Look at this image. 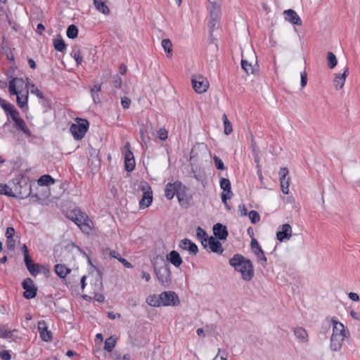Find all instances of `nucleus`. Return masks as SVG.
Wrapping results in <instances>:
<instances>
[{
  "instance_id": "62",
  "label": "nucleus",
  "mask_w": 360,
  "mask_h": 360,
  "mask_svg": "<svg viewBox=\"0 0 360 360\" xmlns=\"http://www.w3.org/2000/svg\"><path fill=\"white\" fill-rule=\"evenodd\" d=\"M250 245H251V249H252V252L255 251V250L261 248L259 245V243L255 238L252 239Z\"/></svg>"
},
{
  "instance_id": "29",
  "label": "nucleus",
  "mask_w": 360,
  "mask_h": 360,
  "mask_svg": "<svg viewBox=\"0 0 360 360\" xmlns=\"http://www.w3.org/2000/svg\"><path fill=\"white\" fill-rule=\"evenodd\" d=\"M54 270L56 274L62 278H64L71 271L70 269L60 264H56L54 267Z\"/></svg>"
},
{
  "instance_id": "50",
  "label": "nucleus",
  "mask_w": 360,
  "mask_h": 360,
  "mask_svg": "<svg viewBox=\"0 0 360 360\" xmlns=\"http://www.w3.org/2000/svg\"><path fill=\"white\" fill-rule=\"evenodd\" d=\"M213 160H214L215 167L218 169H221V170L224 169L225 167H224V162L219 157L214 156L213 158Z\"/></svg>"
},
{
  "instance_id": "49",
  "label": "nucleus",
  "mask_w": 360,
  "mask_h": 360,
  "mask_svg": "<svg viewBox=\"0 0 360 360\" xmlns=\"http://www.w3.org/2000/svg\"><path fill=\"white\" fill-rule=\"evenodd\" d=\"M219 18V17L214 18V17H211L210 15L208 26L210 27V32H212L214 30V29L216 28V25L217 24Z\"/></svg>"
},
{
  "instance_id": "10",
  "label": "nucleus",
  "mask_w": 360,
  "mask_h": 360,
  "mask_svg": "<svg viewBox=\"0 0 360 360\" xmlns=\"http://www.w3.org/2000/svg\"><path fill=\"white\" fill-rule=\"evenodd\" d=\"M191 83L193 89L198 94H202L205 92L209 87V82L207 79L200 75L193 77L191 79Z\"/></svg>"
},
{
  "instance_id": "35",
  "label": "nucleus",
  "mask_w": 360,
  "mask_h": 360,
  "mask_svg": "<svg viewBox=\"0 0 360 360\" xmlns=\"http://www.w3.org/2000/svg\"><path fill=\"white\" fill-rule=\"evenodd\" d=\"M196 236L199 240H201V243L205 247L207 245V233L200 226L197 228Z\"/></svg>"
},
{
  "instance_id": "26",
  "label": "nucleus",
  "mask_w": 360,
  "mask_h": 360,
  "mask_svg": "<svg viewBox=\"0 0 360 360\" xmlns=\"http://www.w3.org/2000/svg\"><path fill=\"white\" fill-rule=\"evenodd\" d=\"M294 335L300 342L306 343L309 340L308 333L302 327L295 328L294 329Z\"/></svg>"
},
{
  "instance_id": "12",
  "label": "nucleus",
  "mask_w": 360,
  "mask_h": 360,
  "mask_svg": "<svg viewBox=\"0 0 360 360\" xmlns=\"http://www.w3.org/2000/svg\"><path fill=\"white\" fill-rule=\"evenodd\" d=\"M178 190L176 197L179 204L186 207L189 206L192 200V196L188 193L187 188L180 182Z\"/></svg>"
},
{
  "instance_id": "43",
  "label": "nucleus",
  "mask_w": 360,
  "mask_h": 360,
  "mask_svg": "<svg viewBox=\"0 0 360 360\" xmlns=\"http://www.w3.org/2000/svg\"><path fill=\"white\" fill-rule=\"evenodd\" d=\"M66 33L68 37L75 39L77 36L78 29L75 25H71L68 27Z\"/></svg>"
},
{
  "instance_id": "63",
  "label": "nucleus",
  "mask_w": 360,
  "mask_h": 360,
  "mask_svg": "<svg viewBox=\"0 0 360 360\" xmlns=\"http://www.w3.org/2000/svg\"><path fill=\"white\" fill-rule=\"evenodd\" d=\"M238 212L241 216H245L248 210L244 205H240L238 206Z\"/></svg>"
},
{
  "instance_id": "9",
  "label": "nucleus",
  "mask_w": 360,
  "mask_h": 360,
  "mask_svg": "<svg viewBox=\"0 0 360 360\" xmlns=\"http://www.w3.org/2000/svg\"><path fill=\"white\" fill-rule=\"evenodd\" d=\"M157 278L162 285H168L171 281V271L167 265L160 267H154Z\"/></svg>"
},
{
  "instance_id": "18",
  "label": "nucleus",
  "mask_w": 360,
  "mask_h": 360,
  "mask_svg": "<svg viewBox=\"0 0 360 360\" xmlns=\"http://www.w3.org/2000/svg\"><path fill=\"white\" fill-rule=\"evenodd\" d=\"M179 184H180V181H176L173 184L168 183L166 185L165 190V195L168 200H172L174 195H177V192L179 189Z\"/></svg>"
},
{
  "instance_id": "4",
  "label": "nucleus",
  "mask_w": 360,
  "mask_h": 360,
  "mask_svg": "<svg viewBox=\"0 0 360 360\" xmlns=\"http://www.w3.org/2000/svg\"><path fill=\"white\" fill-rule=\"evenodd\" d=\"M32 186L28 179H23L18 181L14 186V193L17 198L25 199L31 195Z\"/></svg>"
},
{
  "instance_id": "30",
  "label": "nucleus",
  "mask_w": 360,
  "mask_h": 360,
  "mask_svg": "<svg viewBox=\"0 0 360 360\" xmlns=\"http://www.w3.org/2000/svg\"><path fill=\"white\" fill-rule=\"evenodd\" d=\"M219 185L224 193L226 192L227 193H231V195H233L231 192V182L228 179L221 177L219 181Z\"/></svg>"
},
{
  "instance_id": "19",
  "label": "nucleus",
  "mask_w": 360,
  "mask_h": 360,
  "mask_svg": "<svg viewBox=\"0 0 360 360\" xmlns=\"http://www.w3.org/2000/svg\"><path fill=\"white\" fill-rule=\"evenodd\" d=\"M330 322L333 325L332 335L346 337L345 326L341 322L338 321L335 317H333Z\"/></svg>"
},
{
  "instance_id": "5",
  "label": "nucleus",
  "mask_w": 360,
  "mask_h": 360,
  "mask_svg": "<svg viewBox=\"0 0 360 360\" xmlns=\"http://www.w3.org/2000/svg\"><path fill=\"white\" fill-rule=\"evenodd\" d=\"M161 306H177L179 304L178 295L173 291H165L160 294Z\"/></svg>"
},
{
  "instance_id": "3",
  "label": "nucleus",
  "mask_w": 360,
  "mask_h": 360,
  "mask_svg": "<svg viewBox=\"0 0 360 360\" xmlns=\"http://www.w3.org/2000/svg\"><path fill=\"white\" fill-rule=\"evenodd\" d=\"M89 122L86 120L76 118L75 123L70 127V131L75 140H82L89 129Z\"/></svg>"
},
{
  "instance_id": "37",
  "label": "nucleus",
  "mask_w": 360,
  "mask_h": 360,
  "mask_svg": "<svg viewBox=\"0 0 360 360\" xmlns=\"http://www.w3.org/2000/svg\"><path fill=\"white\" fill-rule=\"evenodd\" d=\"M101 85L98 84H95L91 88V97L95 103L100 101L98 93L101 91Z\"/></svg>"
},
{
  "instance_id": "22",
  "label": "nucleus",
  "mask_w": 360,
  "mask_h": 360,
  "mask_svg": "<svg viewBox=\"0 0 360 360\" xmlns=\"http://www.w3.org/2000/svg\"><path fill=\"white\" fill-rule=\"evenodd\" d=\"M210 6V15L211 17H220L221 14V0H208Z\"/></svg>"
},
{
  "instance_id": "61",
  "label": "nucleus",
  "mask_w": 360,
  "mask_h": 360,
  "mask_svg": "<svg viewBox=\"0 0 360 360\" xmlns=\"http://www.w3.org/2000/svg\"><path fill=\"white\" fill-rule=\"evenodd\" d=\"M0 358H1L4 360H10L11 358V356L8 351H3L2 352H0Z\"/></svg>"
},
{
  "instance_id": "28",
  "label": "nucleus",
  "mask_w": 360,
  "mask_h": 360,
  "mask_svg": "<svg viewBox=\"0 0 360 360\" xmlns=\"http://www.w3.org/2000/svg\"><path fill=\"white\" fill-rule=\"evenodd\" d=\"M107 0H94V4L96 8L101 13L108 15L110 10L106 5Z\"/></svg>"
},
{
  "instance_id": "64",
  "label": "nucleus",
  "mask_w": 360,
  "mask_h": 360,
  "mask_svg": "<svg viewBox=\"0 0 360 360\" xmlns=\"http://www.w3.org/2000/svg\"><path fill=\"white\" fill-rule=\"evenodd\" d=\"M348 297L350 300L354 302L359 301V296L355 292H349Z\"/></svg>"
},
{
  "instance_id": "58",
  "label": "nucleus",
  "mask_w": 360,
  "mask_h": 360,
  "mask_svg": "<svg viewBox=\"0 0 360 360\" xmlns=\"http://www.w3.org/2000/svg\"><path fill=\"white\" fill-rule=\"evenodd\" d=\"M82 212L81 210H75L72 212H71L69 216H68V218L70 219H71L72 221L75 222L76 220L78 219L79 217V214H77V212Z\"/></svg>"
},
{
  "instance_id": "60",
  "label": "nucleus",
  "mask_w": 360,
  "mask_h": 360,
  "mask_svg": "<svg viewBox=\"0 0 360 360\" xmlns=\"http://www.w3.org/2000/svg\"><path fill=\"white\" fill-rule=\"evenodd\" d=\"M15 229L13 227H8L6 231V238H14Z\"/></svg>"
},
{
  "instance_id": "51",
  "label": "nucleus",
  "mask_w": 360,
  "mask_h": 360,
  "mask_svg": "<svg viewBox=\"0 0 360 360\" xmlns=\"http://www.w3.org/2000/svg\"><path fill=\"white\" fill-rule=\"evenodd\" d=\"M146 129L141 128L140 129L141 139L144 144H147L150 141V137L146 135Z\"/></svg>"
},
{
  "instance_id": "11",
  "label": "nucleus",
  "mask_w": 360,
  "mask_h": 360,
  "mask_svg": "<svg viewBox=\"0 0 360 360\" xmlns=\"http://www.w3.org/2000/svg\"><path fill=\"white\" fill-rule=\"evenodd\" d=\"M122 153L124 155L125 169L128 172H131L135 167V160L134 155L130 150L129 142H126Z\"/></svg>"
},
{
  "instance_id": "52",
  "label": "nucleus",
  "mask_w": 360,
  "mask_h": 360,
  "mask_svg": "<svg viewBox=\"0 0 360 360\" xmlns=\"http://www.w3.org/2000/svg\"><path fill=\"white\" fill-rule=\"evenodd\" d=\"M158 138L160 140L165 141L168 137V132L165 128H160L158 132Z\"/></svg>"
},
{
  "instance_id": "16",
  "label": "nucleus",
  "mask_w": 360,
  "mask_h": 360,
  "mask_svg": "<svg viewBox=\"0 0 360 360\" xmlns=\"http://www.w3.org/2000/svg\"><path fill=\"white\" fill-rule=\"evenodd\" d=\"M292 236V227L289 224L282 225L281 230L276 233L277 240L280 242L288 240Z\"/></svg>"
},
{
  "instance_id": "20",
  "label": "nucleus",
  "mask_w": 360,
  "mask_h": 360,
  "mask_svg": "<svg viewBox=\"0 0 360 360\" xmlns=\"http://www.w3.org/2000/svg\"><path fill=\"white\" fill-rule=\"evenodd\" d=\"M213 232L214 236L220 240H225L228 236L226 227L220 223L214 225Z\"/></svg>"
},
{
  "instance_id": "7",
  "label": "nucleus",
  "mask_w": 360,
  "mask_h": 360,
  "mask_svg": "<svg viewBox=\"0 0 360 360\" xmlns=\"http://www.w3.org/2000/svg\"><path fill=\"white\" fill-rule=\"evenodd\" d=\"M143 196L139 201V208L145 209L148 207L153 202V191L148 184L142 186Z\"/></svg>"
},
{
  "instance_id": "8",
  "label": "nucleus",
  "mask_w": 360,
  "mask_h": 360,
  "mask_svg": "<svg viewBox=\"0 0 360 360\" xmlns=\"http://www.w3.org/2000/svg\"><path fill=\"white\" fill-rule=\"evenodd\" d=\"M15 124V127L18 130L22 131L27 136H31V131L28 129L25 122L20 116L18 110H13L12 115L10 116Z\"/></svg>"
},
{
  "instance_id": "53",
  "label": "nucleus",
  "mask_w": 360,
  "mask_h": 360,
  "mask_svg": "<svg viewBox=\"0 0 360 360\" xmlns=\"http://www.w3.org/2000/svg\"><path fill=\"white\" fill-rule=\"evenodd\" d=\"M31 94H35L39 98H44L43 93L34 84H32Z\"/></svg>"
},
{
  "instance_id": "14",
  "label": "nucleus",
  "mask_w": 360,
  "mask_h": 360,
  "mask_svg": "<svg viewBox=\"0 0 360 360\" xmlns=\"http://www.w3.org/2000/svg\"><path fill=\"white\" fill-rule=\"evenodd\" d=\"M288 169L286 167H282L279 171L281 188L284 194L289 193L290 178L288 177Z\"/></svg>"
},
{
  "instance_id": "27",
  "label": "nucleus",
  "mask_w": 360,
  "mask_h": 360,
  "mask_svg": "<svg viewBox=\"0 0 360 360\" xmlns=\"http://www.w3.org/2000/svg\"><path fill=\"white\" fill-rule=\"evenodd\" d=\"M208 243L212 252L221 254L224 251L221 243L214 237L211 236L208 239Z\"/></svg>"
},
{
  "instance_id": "57",
  "label": "nucleus",
  "mask_w": 360,
  "mask_h": 360,
  "mask_svg": "<svg viewBox=\"0 0 360 360\" xmlns=\"http://www.w3.org/2000/svg\"><path fill=\"white\" fill-rule=\"evenodd\" d=\"M113 84L115 88H120L122 86V79L117 75L113 77Z\"/></svg>"
},
{
  "instance_id": "15",
  "label": "nucleus",
  "mask_w": 360,
  "mask_h": 360,
  "mask_svg": "<svg viewBox=\"0 0 360 360\" xmlns=\"http://www.w3.org/2000/svg\"><path fill=\"white\" fill-rule=\"evenodd\" d=\"M179 247L184 250L188 251L191 255H196L198 252V248L196 244L188 238L180 240Z\"/></svg>"
},
{
  "instance_id": "23",
  "label": "nucleus",
  "mask_w": 360,
  "mask_h": 360,
  "mask_svg": "<svg viewBox=\"0 0 360 360\" xmlns=\"http://www.w3.org/2000/svg\"><path fill=\"white\" fill-rule=\"evenodd\" d=\"M167 259L175 267L180 266L183 262L179 253L176 250H172L169 254H167Z\"/></svg>"
},
{
  "instance_id": "59",
  "label": "nucleus",
  "mask_w": 360,
  "mask_h": 360,
  "mask_svg": "<svg viewBox=\"0 0 360 360\" xmlns=\"http://www.w3.org/2000/svg\"><path fill=\"white\" fill-rule=\"evenodd\" d=\"M300 77H301L300 84L302 87H304L307 85V77L306 72H302Z\"/></svg>"
},
{
  "instance_id": "45",
  "label": "nucleus",
  "mask_w": 360,
  "mask_h": 360,
  "mask_svg": "<svg viewBox=\"0 0 360 360\" xmlns=\"http://www.w3.org/2000/svg\"><path fill=\"white\" fill-rule=\"evenodd\" d=\"M248 217L251 222L254 224H257L260 220V216L257 211L252 210L248 213Z\"/></svg>"
},
{
  "instance_id": "33",
  "label": "nucleus",
  "mask_w": 360,
  "mask_h": 360,
  "mask_svg": "<svg viewBox=\"0 0 360 360\" xmlns=\"http://www.w3.org/2000/svg\"><path fill=\"white\" fill-rule=\"evenodd\" d=\"M40 186H49L53 184L54 179L49 174L42 175L37 181Z\"/></svg>"
},
{
  "instance_id": "24",
  "label": "nucleus",
  "mask_w": 360,
  "mask_h": 360,
  "mask_svg": "<svg viewBox=\"0 0 360 360\" xmlns=\"http://www.w3.org/2000/svg\"><path fill=\"white\" fill-rule=\"evenodd\" d=\"M346 337L332 335L330 338V348L333 351H339L342 348V342Z\"/></svg>"
},
{
  "instance_id": "39",
  "label": "nucleus",
  "mask_w": 360,
  "mask_h": 360,
  "mask_svg": "<svg viewBox=\"0 0 360 360\" xmlns=\"http://www.w3.org/2000/svg\"><path fill=\"white\" fill-rule=\"evenodd\" d=\"M327 61L329 68L333 69L337 65V58L335 54L330 51L327 53Z\"/></svg>"
},
{
  "instance_id": "42",
  "label": "nucleus",
  "mask_w": 360,
  "mask_h": 360,
  "mask_svg": "<svg viewBox=\"0 0 360 360\" xmlns=\"http://www.w3.org/2000/svg\"><path fill=\"white\" fill-rule=\"evenodd\" d=\"M0 105L2 107V108L4 110V111L6 112V113L8 115H12V112L13 110H17L13 105H12L11 104L8 103V102H6V101L4 100H1V102H0Z\"/></svg>"
},
{
  "instance_id": "31",
  "label": "nucleus",
  "mask_w": 360,
  "mask_h": 360,
  "mask_svg": "<svg viewBox=\"0 0 360 360\" xmlns=\"http://www.w3.org/2000/svg\"><path fill=\"white\" fill-rule=\"evenodd\" d=\"M0 195H5L8 197L17 198V195L15 194L14 190H13L6 184H0Z\"/></svg>"
},
{
  "instance_id": "6",
  "label": "nucleus",
  "mask_w": 360,
  "mask_h": 360,
  "mask_svg": "<svg viewBox=\"0 0 360 360\" xmlns=\"http://www.w3.org/2000/svg\"><path fill=\"white\" fill-rule=\"evenodd\" d=\"M77 214H79V217L75 223L79 227L82 232L89 233L93 229L92 221L82 212H77Z\"/></svg>"
},
{
  "instance_id": "13",
  "label": "nucleus",
  "mask_w": 360,
  "mask_h": 360,
  "mask_svg": "<svg viewBox=\"0 0 360 360\" xmlns=\"http://www.w3.org/2000/svg\"><path fill=\"white\" fill-rule=\"evenodd\" d=\"M22 285L23 289L25 290L23 295L26 299H32L36 296L37 288H35L31 278L25 279Z\"/></svg>"
},
{
  "instance_id": "44",
  "label": "nucleus",
  "mask_w": 360,
  "mask_h": 360,
  "mask_svg": "<svg viewBox=\"0 0 360 360\" xmlns=\"http://www.w3.org/2000/svg\"><path fill=\"white\" fill-rule=\"evenodd\" d=\"M53 45L56 50L58 51H63L65 49V44L62 39H56L53 40Z\"/></svg>"
},
{
  "instance_id": "41",
  "label": "nucleus",
  "mask_w": 360,
  "mask_h": 360,
  "mask_svg": "<svg viewBox=\"0 0 360 360\" xmlns=\"http://www.w3.org/2000/svg\"><path fill=\"white\" fill-rule=\"evenodd\" d=\"M253 252L257 256V259L259 260H260L261 264L263 266H265L267 259H266V257H265L264 253L263 250H262V248H257V249L255 250V251H253Z\"/></svg>"
},
{
  "instance_id": "2",
  "label": "nucleus",
  "mask_w": 360,
  "mask_h": 360,
  "mask_svg": "<svg viewBox=\"0 0 360 360\" xmlns=\"http://www.w3.org/2000/svg\"><path fill=\"white\" fill-rule=\"evenodd\" d=\"M229 264L241 274V278L245 281H250L254 276V266L250 259L243 255L236 254L229 259Z\"/></svg>"
},
{
  "instance_id": "47",
  "label": "nucleus",
  "mask_w": 360,
  "mask_h": 360,
  "mask_svg": "<svg viewBox=\"0 0 360 360\" xmlns=\"http://www.w3.org/2000/svg\"><path fill=\"white\" fill-rule=\"evenodd\" d=\"M71 56L75 60L77 65H79L82 63V57L81 56V52L79 49H74L71 53Z\"/></svg>"
},
{
  "instance_id": "54",
  "label": "nucleus",
  "mask_w": 360,
  "mask_h": 360,
  "mask_svg": "<svg viewBox=\"0 0 360 360\" xmlns=\"http://www.w3.org/2000/svg\"><path fill=\"white\" fill-rule=\"evenodd\" d=\"M15 245L14 238H6V246L10 250H13Z\"/></svg>"
},
{
  "instance_id": "32",
  "label": "nucleus",
  "mask_w": 360,
  "mask_h": 360,
  "mask_svg": "<svg viewBox=\"0 0 360 360\" xmlns=\"http://www.w3.org/2000/svg\"><path fill=\"white\" fill-rule=\"evenodd\" d=\"M160 295H150L146 298V302L151 307H161Z\"/></svg>"
},
{
  "instance_id": "34",
  "label": "nucleus",
  "mask_w": 360,
  "mask_h": 360,
  "mask_svg": "<svg viewBox=\"0 0 360 360\" xmlns=\"http://www.w3.org/2000/svg\"><path fill=\"white\" fill-rule=\"evenodd\" d=\"M110 255L117 259H118L125 267L131 268L132 265L127 259L122 258L120 255L115 250H111Z\"/></svg>"
},
{
  "instance_id": "56",
  "label": "nucleus",
  "mask_w": 360,
  "mask_h": 360,
  "mask_svg": "<svg viewBox=\"0 0 360 360\" xmlns=\"http://www.w3.org/2000/svg\"><path fill=\"white\" fill-rule=\"evenodd\" d=\"M121 104L124 109H127L130 106L131 100L127 97H123L121 100Z\"/></svg>"
},
{
  "instance_id": "1",
  "label": "nucleus",
  "mask_w": 360,
  "mask_h": 360,
  "mask_svg": "<svg viewBox=\"0 0 360 360\" xmlns=\"http://www.w3.org/2000/svg\"><path fill=\"white\" fill-rule=\"evenodd\" d=\"M28 82L22 78H13L8 83V91L11 95L16 96L17 103L19 108L27 106L28 101Z\"/></svg>"
},
{
  "instance_id": "38",
  "label": "nucleus",
  "mask_w": 360,
  "mask_h": 360,
  "mask_svg": "<svg viewBox=\"0 0 360 360\" xmlns=\"http://www.w3.org/2000/svg\"><path fill=\"white\" fill-rule=\"evenodd\" d=\"M222 119L224 122V134L226 135H229L233 131L232 124L228 120L227 115L226 114L223 115Z\"/></svg>"
},
{
  "instance_id": "40",
  "label": "nucleus",
  "mask_w": 360,
  "mask_h": 360,
  "mask_svg": "<svg viewBox=\"0 0 360 360\" xmlns=\"http://www.w3.org/2000/svg\"><path fill=\"white\" fill-rule=\"evenodd\" d=\"M241 67L247 74L255 72L252 65L243 58L241 60Z\"/></svg>"
},
{
  "instance_id": "21",
  "label": "nucleus",
  "mask_w": 360,
  "mask_h": 360,
  "mask_svg": "<svg viewBox=\"0 0 360 360\" xmlns=\"http://www.w3.org/2000/svg\"><path fill=\"white\" fill-rule=\"evenodd\" d=\"M284 14L285 20L292 24L296 25H302V20L295 11L288 9L284 11Z\"/></svg>"
},
{
  "instance_id": "55",
  "label": "nucleus",
  "mask_w": 360,
  "mask_h": 360,
  "mask_svg": "<svg viewBox=\"0 0 360 360\" xmlns=\"http://www.w3.org/2000/svg\"><path fill=\"white\" fill-rule=\"evenodd\" d=\"M96 285H97L98 289H101L102 287V277L99 271H97L96 275Z\"/></svg>"
},
{
  "instance_id": "25",
  "label": "nucleus",
  "mask_w": 360,
  "mask_h": 360,
  "mask_svg": "<svg viewBox=\"0 0 360 360\" xmlns=\"http://www.w3.org/2000/svg\"><path fill=\"white\" fill-rule=\"evenodd\" d=\"M349 70L348 68H346L344 72L341 75H336L333 83L334 86L337 89H342L345 82L346 77L348 76Z\"/></svg>"
},
{
  "instance_id": "46",
  "label": "nucleus",
  "mask_w": 360,
  "mask_h": 360,
  "mask_svg": "<svg viewBox=\"0 0 360 360\" xmlns=\"http://www.w3.org/2000/svg\"><path fill=\"white\" fill-rule=\"evenodd\" d=\"M162 46L167 53L171 55L172 53V42L168 39H165L162 41Z\"/></svg>"
},
{
  "instance_id": "36",
  "label": "nucleus",
  "mask_w": 360,
  "mask_h": 360,
  "mask_svg": "<svg viewBox=\"0 0 360 360\" xmlns=\"http://www.w3.org/2000/svg\"><path fill=\"white\" fill-rule=\"evenodd\" d=\"M116 341L117 339L113 336L107 338L105 341L104 349L109 352H112L115 346Z\"/></svg>"
},
{
  "instance_id": "17",
  "label": "nucleus",
  "mask_w": 360,
  "mask_h": 360,
  "mask_svg": "<svg viewBox=\"0 0 360 360\" xmlns=\"http://www.w3.org/2000/svg\"><path fill=\"white\" fill-rule=\"evenodd\" d=\"M38 331L41 338L45 342H49L52 339L51 331L48 330L47 325L45 321L41 320L38 322Z\"/></svg>"
},
{
  "instance_id": "48",
  "label": "nucleus",
  "mask_w": 360,
  "mask_h": 360,
  "mask_svg": "<svg viewBox=\"0 0 360 360\" xmlns=\"http://www.w3.org/2000/svg\"><path fill=\"white\" fill-rule=\"evenodd\" d=\"M30 273L33 276H36L39 273V266L37 264H31L27 266Z\"/></svg>"
}]
</instances>
